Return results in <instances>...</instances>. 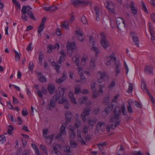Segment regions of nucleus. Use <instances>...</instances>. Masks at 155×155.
<instances>
[{
  "label": "nucleus",
  "mask_w": 155,
  "mask_h": 155,
  "mask_svg": "<svg viewBox=\"0 0 155 155\" xmlns=\"http://www.w3.org/2000/svg\"><path fill=\"white\" fill-rule=\"evenodd\" d=\"M120 113V110L119 109H117L115 113V115L112 116L110 118V122L112 123L111 125H108L107 127V130L109 131L110 129L112 128L114 129L116 127L120 124L121 121L119 119V114Z\"/></svg>",
  "instance_id": "obj_1"
},
{
  "label": "nucleus",
  "mask_w": 155,
  "mask_h": 155,
  "mask_svg": "<svg viewBox=\"0 0 155 155\" xmlns=\"http://www.w3.org/2000/svg\"><path fill=\"white\" fill-rule=\"evenodd\" d=\"M60 53L61 56H60V59L58 61V62L56 63L52 62L51 63V65L54 66V69L58 73L59 72V70L61 66V62L64 61L65 60L64 57L66 54V53L62 51H61Z\"/></svg>",
  "instance_id": "obj_2"
},
{
  "label": "nucleus",
  "mask_w": 155,
  "mask_h": 155,
  "mask_svg": "<svg viewBox=\"0 0 155 155\" xmlns=\"http://www.w3.org/2000/svg\"><path fill=\"white\" fill-rule=\"evenodd\" d=\"M55 102H58L59 104H62L63 103V100L60 99L59 97L57 95H54L51 100L49 104H48V108L50 110H52L56 106Z\"/></svg>",
  "instance_id": "obj_3"
},
{
  "label": "nucleus",
  "mask_w": 155,
  "mask_h": 155,
  "mask_svg": "<svg viewBox=\"0 0 155 155\" xmlns=\"http://www.w3.org/2000/svg\"><path fill=\"white\" fill-rule=\"evenodd\" d=\"M72 4L75 7H77L80 5H82L83 6H85L91 3L90 1L81 0H72Z\"/></svg>",
  "instance_id": "obj_4"
},
{
  "label": "nucleus",
  "mask_w": 155,
  "mask_h": 155,
  "mask_svg": "<svg viewBox=\"0 0 155 155\" xmlns=\"http://www.w3.org/2000/svg\"><path fill=\"white\" fill-rule=\"evenodd\" d=\"M77 139L78 141L81 144L84 145L86 143V140H89L90 139V136L87 135L86 137V139L85 140L83 137L81 136V131L80 130H77Z\"/></svg>",
  "instance_id": "obj_5"
},
{
  "label": "nucleus",
  "mask_w": 155,
  "mask_h": 155,
  "mask_svg": "<svg viewBox=\"0 0 155 155\" xmlns=\"http://www.w3.org/2000/svg\"><path fill=\"white\" fill-rule=\"evenodd\" d=\"M101 46L104 49L107 48L110 45L109 42L107 40L104 34L101 33Z\"/></svg>",
  "instance_id": "obj_6"
},
{
  "label": "nucleus",
  "mask_w": 155,
  "mask_h": 155,
  "mask_svg": "<svg viewBox=\"0 0 155 155\" xmlns=\"http://www.w3.org/2000/svg\"><path fill=\"white\" fill-rule=\"evenodd\" d=\"M89 39L90 43L89 46L91 49L94 51L96 53H98L99 52V51L98 48L95 47V42L94 41L93 38L91 36H89Z\"/></svg>",
  "instance_id": "obj_7"
},
{
  "label": "nucleus",
  "mask_w": 155,
  "mask_h": 155,
  "mask_svg": "<svg viewBox=\"0 0 155 155\" xmlns=\"http://www.w3.org/2000/svg\"><path fill=\"white\" fill-rule=\"evenodd\" d=\"M67 51L70 56H71L73 50L76 48L75 43L74 42L68 43L67 45Z\"/></svg>",
  "instance_id": "obj_8"
},
{
  "label": "nucleus",
  "mask_w": 155,
  "mask_h": 155,
  "mask_svg": "<svg viewBox=\"0 0 155 155\" xmlns=\"http://www.w3.org/2000/svg\"><path fill=\"white\" fill-rule=\"evenodd\" d=\"M130 36L132 38V41L136 46L139 47V40L137 34L133 32L130 33Z\"/></svg>",
  "instance_id": "obj_9"
},
{
  "label": "nucleus",
  "mask_w": 155,
  "mask_h": 155,
  "mask_svg": "<svg viewBox=\"0 0 155 155\" xmlns=\"http://www.w3.org/2000/svg\"><path fill=\"white\" fill-rule=\"evenodd\" d=\"M23 8H24L23 10L25 11V12H27V14L28 15L29 17L30 18L33 19V20H36V19L35 18L32 13L30 10V9L31 8L29 6H25L24 5L22 6L21 9H22Z\"/></svg>",
  "instance_id": "obj_10"
},
{
  "label": "nucleus",
  "mask_w": 155,
  "mask_h": 155,
  "mask_svg": "<svg viewBox=\"0 0 155 155\" xmlns=\"http://www.w3.org/2000/svg\"><path fill=\"white\" fill-rule=\"evenodd\" d=\"M66 126V124H63L60 128V132L55 137L56 139H60L62 135L66 134L65 128Z\"/></svg>",
  "instance_id": "obj_11"
},
{
  "label": "nucleus",
  "mask_w": 155,
  "mask_h": 155,
  "mask_svg": "<svg viewBox=\"0 0 155 155\" xmlns=\"http://www.w3.org/2000/svg\"><path fill=\"white\" fill-rule=\"evenodd\" d=\"M116 24L119 30H121V28L124 27L125 26L124 21L120 17L116 19Z\"/></svg>",
  "instance_id": "obj_12"
},
{
  "label": "nucleus",
  "mask_w": 155,
  "mask_h": 155,
  "mask_svg": "<svg viewBox=\"0 0 155 155\" xmlns=\"http://www.w3.org/2000/svg\"><path fill=\"white\" fill-rule=\"evenodd\" d=\"M75 35L77 39L80 41H83L84 38L83 36V32L81 29L77 30L75 31Z\"/></svg>",
  "instance_id": "obj_13"
},
{
  "label": "nucleus",
  "mask_w": 155,
  "mask_h": 155,
  "mask_svg": "<svg viewBox=\"0 0 155 155\" xmlns=\"http://www.w3.org/2000/svg\"><path fill=\"white\" fill-rule=\"evenodd\" d=\"M59 91V94H57L55 95H57L59 97L60 99L61 100H62L63 101V102L66 101V99L64 97V94L65 89L64 88L62 87H59L58 88Z\"/></svg>",
  "instance_id": "obj_14"
},
{
  "label": "nucleus",
  "mask_w": 155,
  "mask_h": 155,
  "mask_svg": "<svg viewBox=\"0 0 155 155\" xmlns=\"http://www.w3.org/2000/svg\"><path fill=\"white\" fill-rule=\"evenodd\" d=\"M114 64H115V75L116 76H117L120 72L119 68L121 66L122 64L119 61L115 62Z\"/></svg>",
  "instance_id": "obj_15"
},
{
  "label": "nucleus",
  "mask_w": 155,
  "mask_h": 155,
  "mask_svg": "<svg viewBox=\"0 0 155 155\" xmlns=\"http://www.w3.org/2000/svg\"><path fill=\"white\" fill-rule=\"evenodd\" d=\"M119 109L120 110V113L119 115V117H120V114H121V111H122L123 115H126L127 114V112L126 110L125 107L124 105L123 104L121 106L120 108L119 107H115V109L113 111V113L114 114V115H115V113L116 109Z\"/></svg>",
  "instance_id": "obj_16"
},
{
  "label": "nucleus",
  "mask_w": 155,
  "mask_h": 155,
  "mask_svg": "<svg viewBox=\"0 0 155 155\" xmlns=\"http://www.w3.org/2000/svg\"><path fill=\"white\" fill-rule=\"evenodd\" d=\"M104 122L103 121H100L98 122L97 125V129L98 131H104L105 129Z\"/></svg>",
  "instance_id": "obj_17"
},
{
  "label": "nucleus",
  "mask_w": 155,
  "mask_h": 155,
  "mask_svg": "<svg viewBox=\"0 0 155 155\" xmlns=\"http://www.w3.org/2000/svg\"><path fill=\"white\" fill-rule=\"evenodd\" d=\"M77 70L78 71V73L79 74L81 77V81L82 83H85L86 82V79L84 76L83 73V69L80 67H78L77 68Z\"/></svg>",
  "instance_id": "obj_18"
},
{
  "label": "nucleus",
  "mask_w": 155,
  "mask_h": 155,
  "mask_svg": "<svg viewBox=\"0 0 155 155\" xmlns=\"http://www.w3.org/2000/svg\"><path fill=\"white\" fill-rule=\"evenodd\" d=\"M53 150L52 151L51 153L52 155H62L61 153L57 151V149L58 147V144L56 143H53Z\"/></svg>",
  "instance_id": "obj_19"
},
{
  "label": "nucleus",
  "mask_w": 155,
  "mask_h": 155,
  "mask_svg": "<svg viewBox=\"0 0 155 155\" xmlns=\"http://www.w3.org/2000/svg\"><path fill=\"white\" fill-rule=\"evenodd\" d=\"M141 87L144 92L148 93L149 95H150V98L151 99L152 102H153V96L151 95H150V93H149L148 90L146 87V86L145 83L144 81H143L142 80Z\"/></svg>",
  "instance_id": "obj_20"
},
{
  "label": "nucleus",
  "mask_w": 155,
  "mask_h": 155,
  "mask_svg": "<svg viewBox=\"0 0 155 155\" xmlns=\"http://www.w3.org/2000/svg\"><path fill=\"white\" fill-rule=\"evenodd\" d=\"M153 68L152 66L147 65L144 68V72L146 74L150 75L153 74Z\"/></svg>",
  "instance_id": "obj_21"
},
{
  "label": "nucleus",
  "mask_w": 155,
  "mask_h": 155,
  "mask_svg": "<svg viewBox=\"0 0 155 155\" xmlns=\"http://www.w3.org/2000/svg\"><path fill=\"white\" fill-rule=\"evenodd\" d=\"M65 114L66 120L64 124H66L67 125L68 123L71 121L72 117V115L70 111L66 112Z\"/></svg>",
  "instance_id": "obj_22"
},
{
  "label": "nucleus",
  "mask_w": 155,
  "mask_h": 155,
  "mask_svg": "<svg viewBox=\"0 0 155 155\" xmlns=\"http://www.w3.org/2000/svg\"><path fill=\"white\" fill-rule=\"evenodd\" d=\"M55 136V134H53L51 135H49L47 137H45V141L48 145H51V142L53 140V138Z\"/></svg>",
  "instance_id": "obj_23"
},
{
  "label": "nucleus",
  "mask_w": 155,
  "mask_h": 155,
  "mask_svg": "<svg viewBox=\"0 0 155 155\" xmlns=\"http://www.w3.org/2000/svg\"><path fill=\"white\" fill-rule=\"evenodd\" d=\"M107 8L112 13L114 12V6L113 3L112 2H107L105 4Z\"/></svg>",
  "instance_id": "obj_24"
},
{
  "label": "nucleus",
  "mask_w": 155,
  "mask_h": 155,
  "mask_svg": "<svg viewBox=\"0 0 155 155\" xmlns=\"http://www.w3.org/2000/svg\"><path fill=\"white\" fill-rule=\"evenodd\" d=\"M80 58V55L78 54L76 55L72 58V61L74 62L77 66H78L79 64Z\"/></svg>",
  "instance_id": "obj_25"
},
{
  "label": "nucleus",
  "mask_w": 155,
  "mask_h": 155,
  "mask_svg": "<svg viewBox=\"0 0 155 155\" xmlns=\"http://www.w3.org/2000/svg\"><path fill=\"white\" fill-rule=\"evenodd\" d=\"M94 10L95 13L96 20L98 21L100 19V10L99 8L97 6H94Z\"/></svg>",
  "instance_id": "obj_26"
},
{
  "label": "nucleus",
  "mask_w": 155,
  "mask_h": 155,
  "mask_svg": "<svg viewBox=\"0 0 155 155\" xmlns=\"http://www.w3.org/2000/svg\"><path fill=\"white\" fill-rule=\"evenodd\" d=\"M37 74L38 75V77L41 82H44L46 81V78L45 76H43L42 73L37 72Z\"/></svg>",
  "instance_id": "obj_27"
},
{
  "label": "nucleus",
  "mask_w": 155,
  "mask_h": 155,
  "mask_svg": "<svg viewBox=\"0 0 155 155\" xmlns=\"http://www.w3.org/2000/svg\"><path fill=\"white\" fill-rule=\"evenodd\" d=\"M66 74H65V73L63 72L62 77H61L59 79H58L56 80L57 82L59 83H62L63 81L66 80Z\"/></svg>",
  "instance_id": "obj_28"
},
{
  "label": "nucleus",
  "mask_w": 155,
  "mask_h": 155,
  "mask_svg": "<svg viewBox=\"0 0 155 155\" xmlns=\"http://www.w3.org/2000/svg\"><path fill=\"white\" fill-rule=\"evenodd\" d=\"M95 59L94 58H92L91 59L89 63V66L91 69L92 70H94L95 68Z\"/></svg>",
  "instance_id": "obj_29"
},
{
  "label": "nucleus",
  "mask_w": 155,
  "mask_h": 155,
  "mask_svg": "<svg viewBox=\"0 0 155 155\" xmlns=\"http://www.w3.org/2000/svg\"><path fill=\"white\" fill-rule=\"evenodd\" d=\"M23 9L24 8L21 10V12L22 13L21 18L24 20L27 21L28 20V17L26 15V14H27V12H25V11H24Z\"/></svg>",
  "instance_id": "obj_30"
},
{
  "label": "nucleus",
  "mask_w": 155,
  "mask_h": 155,
  "mask_svg": "<svg viewBox=\"0 0 155 155\" xmlns=\"http://www.w3.org/2000/svg\"><path fill=\"white\" fill-rule=\"evenodd\" d=\"M48 89L50 94H51L53 93L55 89V88L53 85L50 84L48 85Z\"/></svg>",
  "instance_id": "obj_31"
},
{
  "label": "nucleus",
  "mask_w": 155,
  "mask_h": 155,
  "mask_svg": "<svg viewBox=\"0 0 155 155\" xmlns=\"http://www.w3.org/2000/svg\"><path fill=\"white\" fill-rule=\"evenodd\" d=\"M115 79H113L110 84L108 86V88L110 89H111L114 87L116 86Z\"/></svg>",
  "instance_id": "obj_32"
},
{
  "label": "nucleus",
  "mask_w": 155,
  "mask_h": 155,
  "mask_svg": "<svg viewBox=\"0 0 155 155\" xmlns=\"http://www.w3.org/2000/svg\"><path fill=\"white\" fill-rule=\"evenodd\" d=\"M91 111L90 108L89 107L85 108L83 110L82 114L85 116H88L89 114L90 111Z\"/></svg>",
  "instance_id": "obj_33"
},
{
  "label": "nucleus",
  "mask_w": 155,
  "mask_h": 155,
  "mask_svg": "<svg viewBox=\"0 0 155 155\" xmlns=\"http://www.w3.org/2000/svg\"><path fill=\"white\" fill-rule=\"evenodd\" d=\"M61 27L65 28L66 30L68 28V23L67 21H65L61 22Z\"/></svg>",
  "instance_id": "obj_34"
},
{
  "label": "nucleus",
  "mask_w": 155,
  "mask_h": 155,
  "mask_svg": "<svg viewBox=\"0 0 155 155\" xmlns=\"http://www.w3.org/2000/svg\"><path fill=\"white\" fill-rule=\"evenodd\" d=\"M31 146L32 148L35 150V154H36L37 155H40L39 150L38 147L36 146L35 144L33 143L31 144Z\"/></svg>",
  "instance_id": "obj_35"
},
{
  "label": "nucleus",
  "mask_w": 155,
  "mask_h": 155,
  "mask_svg": "<svg viewBox=\"0 0 155 155\" xmlns=\"http://www.w3.org/2000/svg\"><path fill=\"white\" fill-rule=\"evenodd\" d=\"M74 87L75 89V94H78L80 92V87L79 85L76 84L74 86Z\"/></svg>",
  "instance_id": "obj_36"
},
{
  "label": "nucleus",
  "mask_w": 155,
  "mask_h": 155,
  "mask_svg": "<svg viewBox=\"0 0 155 155\" xmlns=\"http://www.w3.org/2000/svg\"><path fill=\"white\" fill-rule=\"evenodd\" d=\"M96 82L95 81L92 80L91 85V89L93 91H96V88L95 87Z\"/></svg>",
  "instance_id": "obj_37"
},
{
  "label": "nucleus",
  "mask_w": 155,
  "mask_h": 155,
  "mask_svg": "<svg viewBox=\"0 0 155 155\" xmlns=\"http://www.w3.org/2000/svg\"><path fill=\"white\" fill-rule=\"evenodd\" d=\"M6 141L5 136L3 135H0V143L2 144L5 143Z\"/></svg>",
  "instance_id": "obj_38"
},
{
  "label": "nucleus",
  "mask_w": 155,
  "mask_h": 155,
  "mask_svg": "<svg viewBox=\"0 0 155 155\" xmlns=\"http://www.w3.org/2000/svg\"><path fill=\"white\" fill-rule=\"evenodd\" d=\"M87 122L89 127L91 126V127L93 128L94 123H95V121L91 119H89L88 120Z\"/></svg>",
  "instance_id": "obj_39"
},
{
  "label": "nucleus",
  "mask_w": 155,
  "mask_h": 155,
  "mask_svg": "<svg viewBox=\"0 0 155 155\" xmlns=\"http://www.w3.org/2000/svg\"><path fill=\"white\" fill-rule=\"evenodd\" d=\"M141 2H142V5H141V6H142V10L147 14H148V10L144 3L143 2V1H141Z\"/></svg>",
  "instance_id": "obj_40"
},
{
  "label": "nucleus",
  "mask_w": 155,
  "mask_h": 155,
  "mask_svg": "<svg viewBox=\"0 0 155 155\" xmlns=\"http://www.w3.org/2000/svg\"><path fill=\"white\" fill-rule=\"evenodd\" d=\"M15 53V59L16 61H18L20 59V54H19L16 51L14 50Z\"/></svg>",
  "instance_id": "obj_41"
},
{
  "label": "nucleus",
  "mask_w": 155,
  "mask_h": 155,
  "mask_svg": "<svg viewBox=\"0 0 155 155\" xmlns=\"http://www.w3.org/2000/svg\"><path fill=\"white\" fill-rule=\"evenodd\" d=\"M133 84L130 83L129 84V87L127 91V92L128 93H131L133 91Z\"/></svg>",
  "instance_id": "obj_42"
},
{
  "label": "nucleus",
  "mask_w": 155,
  "mask_h": 155,
  "mask_svg": "<svg viewBox=\"0 0 155 155\" xmlns=\"http://www.w3.org/2000/svg\"><path fill=\"white\" fill-rule=\"evenodd\" d=\"M87 100L86 97H83L80 98L79 100V103L81 104L85 103Z\"/></svg>",
  "instance_id": "obj_43"
},
{
  "label": "nucleus",
  "mask_w": 155,
  "mask_h": 155,
  "mask_svg": "<svg viewBox=\"0 0 155 155\" xmlns=\"http://www.w3.org/2000/svg\"><path fill=\"white\" fill-rule=\"evenodd\" d=\"M14 128L13 126L11 125H9L8 128V129L7 132L9 135H12V131L14 130Z\"/></svg>",
  "instance_id": "obj_44"
},
{
  "label": "nucleus",
  "mask_w": 155,
  "mask_h": 155,
  "mask_svg": "<svg viewBox=\"0 0 155 155\" xmlns=\"http://www.w3.org/2000/svg\"><path fill=\"white\" fill-rule=\"evenodd\" d=\"M100 78L102 79L105 80V78L107 77V74L105 72H100Z\"/></svg>",
  "instance_id": "obj_45"
},
{
  "label": "nucleus",
  "mask_w": 155,
  "mask_h": 155,
  "mask_svg": "<svg viewBox=\"0 0 155 155\" xmlns=\"http://www.w3.org/2000/svg\"><path fill=\"white\" fill-rule=\"evenodd\" d=\"M44 56L42 54H41V52H40V54L38 57L39 63L42 65V62Z\"/></svg>",
  "instance_id": "obj_46"
},
{
  "label": "nucleus",
  "mask_w": 155,
  "mask_h": 155,
  "mask_svg": "<svg viewBox=\"0 0 155 155\" xmlns=\"http://www.w3.org/2000/svg\"><path fill=\"white\" fill-rule=\"evenodd\" d=\"M48 133V130L47 129H45L43 130V136L44 138L47 137Z\"/></svg>",
  "instance_id": "obj_47"
},
{
  "label": "nucleus",
  "mask_w": 155,
  "mask_h": 155,
  "mask_svg": "<svg viewBox=\"0 0 155 155\" xmlns=\"http://www.w3.org/2000/svg\"><path fill=\"white\" fill-rule=\"evenodd\" d=\"M127 111L128 113H131L133 112L131 104L130 102L129 103L128 105H127Z\"/></svg>",
  "instance_id": "obj_48"
},
{
  "label": "nucleus",
  "mask_w": 155,
  "mask_h": 155,
  "mask_svg": "<svg viewBox=\"0 0 155 155\" xmlns=\"http://www.w3.org/2000/svg\"><path fill=\"white\" fill-rule=\"evenodd\" d=\"M40 147L41 150L45 153L47 155L48 154V150L46 147L43 145H41Z\"/></svg>",
  "instance_id": "obj_49"
},
{
  "label": "nucleus",
  "mask_w": 155,
  "mask_h": 155,
  "mask_svg": "<svg viewBox=\"0 0 155 155\" xmlns=\"http://www.w3.org/2000/svg\"><path fill=\"white\" fill-rule=\"evenodd\" d=\"M49 46L50 48H51L52 49L56 48L58 49L60 47V45L58 44H56L54 45H50Z\"/></svg>",
  "instance_id": "obj_50"
},
{
  "label": "nucleus",
  "mask_w": 155,
  "mask_h": 155,
  "mask_svg": "<svg viewBox=\"0 0 155 155\" xmlns=\"http://www.w3.org/2000/svg\"><path fill=\"white\" fill-rule=\"evenodd\" d=\"M151 38V40L152 42L153 43H155V32L150 33Z\"/></svg>",
  "instance_id": "obj_51"
},
{
  "label": "nucleus",
  "mask_w": 155,
  "mask_h": 155,
  "mask_svg": "<svg viewBox=\"0 0 155 155\" xmlns=\"http://www.w3.org/2000/svg\"><path fill=\"white\" fill-rule=\"evenodd\" d=\"M111 60H113V62L116 61V58L115 57V54L114 52L112 53L110 56Z\"/></svg>",
  "instance_id": "obj_52"
},
{
  "label": "nucleus",
  "mask_w": 155,
  "mask_h": 155,
  "mask_svg": "<svg viewBox=\"0 0 155 155\" xmlns=\"http://www.w3.org/2000/svg\"><path fill=\"white\" fill-rule=\"evenodd\" d=\"M70 144L72 147L75 148L77 147V144L73 140H71L70 142Z\"/></svg>",
  "instance_id": "obj_53"
},
{
  "label": "nucleus",
  "mask_w": 155,
  "mask_h": 155,
  "mask_svg": "<svg viewBox=\"0 0 155 155\" xmlns=\"http://www.w3.org/2000/svg\"><path fill=\"white\" fill-rule=\"evenodd\" d=\"M49 11L51 12L57 10L58 8L54 5H52L49 7Z\"/></svg>",
  "instance_id": "obj_54"
},
{
  "label": "nucleus",
  "mask_w": 155,
  "mask_h": 155,
  "mask_svg": "<svg viewBox=\"0 0 155 155\" xmlns=\"http://www.w3.org/2000/svg\"><path fill=\"white\" fill-rule=\"evenodd\" d=\"M34 66L33 62L31 61L30 62L29 64V70L32 71L33 69Z\"/></svg>",
  "instance_id": "obj_55"
},
{
  "label": "nucleus",
  "mask_w": 155,
  "mask_h": 155,
  "mask_svg": "<svg viewBox=\"0 0 155 155\" xmlns=\"http://www.w3.org/2000/svg\"><path fill=\"white\" fill-rule=\"evenodd\" d=\"M149 30L150 33H152L153 32H155L153 30V27L151 23H149Z\"/></svg>",
  "instance_id": "obj_56"
},
{
  "label": "nucleus",
  "mask_w": 155,
  "mask_h": 155,
  "mask_svg": "<svg viewBox=\"0 0 155 155\" xmlns=\"http://www.w3.org/2000/svg\"><path fill=\"white\" fill-rule=\"evenodd\" d=\"M112 109V108L110 106H108L107 107L106 109H105L104 110V111L107 114H108L109 113V112Z\"/></svg>",
  "instance_id": "obj_57"
},
{
  "label": "nucleus",
  "mask_w": 155,
  "mask_h": 155,
  "mask_svg": "<svg viewBox=\"0 0 155 155\" xmlns=\"http://www.w3.org/2000/svg\"><path fill=\"white\" fill-rule=\"evenodd\" d=\"M87 57L86 55H84L83 56L82 59H81V63H82L83 62H84L83 64H85V62L86 61L87 59Z\"/></svg>",
  "instance_id": "obj_58"
},
{
  "label": "nucleus",
  "mask_w": 155,
  "mask_h": 155,
  "mask_svg": "<svg viewBox=\"0 0 155 155\" xmlns=\"http://www.w3.org/2000/svg\"><path fill=\"white\" fill-rule=\"evenodd\" d=\"M81 125V121L79 120H77L76 121L75 124V126L77 128H78Z\"/></svg>",
  "instance_id": "obj_59"
},
{
  "label": "nucleus",
  "mask_w": 155,
  "mask_h": 155,
  "mask_svg": "<svg viewBox=\"0 0 155 155\" xmlns=\"http://www.w3.org/2000/svg\"><path fill=\"white\" fill-rule=\"evenodd\" d=\"M12 1L13 3L15 5L16 8H20V4L16 0H12Z\"/></svg>",
  "instance_id": "obj_60"
},
{
  "label": "nucleus",
  "mask_w": 155,
  "mask_h": 155,
  "mask_svg": "<svg viewBox=\"0 0 155 155\" xmlns=\"http://www.w3.org/2000/svg\"><path fill=\"white\" fill-rule=\"evenodd\" d=\"M131 12L134 15H135L137 14V8L135 7L134 8H131Z\"/></svg>",
  "instance_id": "obj_61"
},
{
  "label": "nucleus",
  "mask_w": 155,
  "mask_h": 155,
  "mask_svg": "<svg viewBox=\"0 0 155 155\" xmlns=\"http://www.w3.org/2000/svg\"><path fill=\"white\" fill-rule=\"evenodd\" d=\"M7 106L10 109L14 110L13 107L10 101H7Z\"/></svg>",
  "instance_id": "obj_62"
},
{
  "label": "nucleus",
  "mask_w": 155,
  "mask_h": 155,
  "mask_svg": "<svg viewBox=\"0 0 155 155\" xmlns=\"http://www.w3.org/2000/svg\"><path fill=\"white\" fill-rule=\"evenodd\" d=\"M105 145V143H101L97 145L99 148L100 150H102L103 149V147Z\"/></svg>",
  "instance_id": "obj_63"
},
{
  "label": "nucleus",
  "mask_w": 155,
  "mask_h": 155,
  "mask_svg": "<svg viewBox=\"0 0 155 155\" xmlns=\"http://www.w3.org/2000/svg\"><path fill=\"white\" fill-rule=\"evenodd\" d=\"M132 153L134 155H143L140 151H134L132 152Z\"/></svg>",
  "instance_id": "obj_64"
}]
</instances>
